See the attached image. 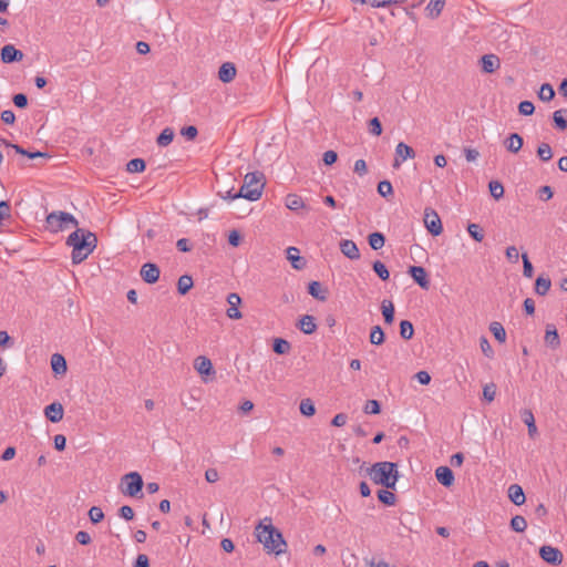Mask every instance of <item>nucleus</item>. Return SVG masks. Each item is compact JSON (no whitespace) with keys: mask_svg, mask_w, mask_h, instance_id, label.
I'll return each mask as SVG.
<instances>
[{"mask_svg":"<svg viewBox=\"0 0 567 567\" xmlns=\"http://www.w3.org/2000/svg\"><path fill=\"white\" fill-rule=\"evenodd\" d=\"M264 186V175L261 173H248L245 175L244 184L239 192L233 197H241L251 202L258 200L261 197Z\"/></svg>","mask_w":567,"mask_h":567,"instance_id":"20e7f679","label":"nucleus"},{"mask_svg":"<svg viewBox=\"0 0 567 567\" xmlns=\"http://www.w3.org/2000/svg\"><path fill=\"white\" fill-rule=\"evenodd\" d=\"M290 348V343L285 339L277 338L274 341L272 349L277 354H286L289 352Z\"/></svg>","mask_w":567,"mask_h":567,"instance_id":"c03bdc74","label":"nucleus"},{"mask_svg":"<svg viewBox=\"0 0 567 567\" xmlns=\"http://www.w3.org/2000/svg\"><path fill=\"white\" fill-rule=\"evenodd\" d=\"M496 395V385L494 383L486 384L483 388V396L487 402H492Z\"/></svg>","mask_w":567,"mask_h":567,"instance_id":"4d7b16f0","label":"nucleus"},{"mask_svg":"<svg viewBox=\"0 0 567 567\" xmlns=\"http://www.w3.org/2000/svg\"><path fill=\"white\" fill-rule=\"evenodd\" d=\"M554 96H555V91H554L553 86L549 83L542 84L539 92H538V97L544 102H549L554 99Z\"/></svg>","mask_w":567,"mask_h":567,"instance_id":"4c0bfd02","label":"nucleus"},{"mask_svg":"<svg viewBox=\"0 0 567 567\" xmlns=\"http://www.w3.org/2000/svg\"><path fill=\"white\" fill-rule=\"evenodd\" d=\"M182 135H184L187 140H194L197 134H198V131L195 126L193 125H189V126H186V127H183L182 131H181Z\"/></svg>","mask_w":567,"mask_h":567,"instance_id":"0e129e2a","label":"nucleus"},{"mask_svg":"<svg viewBox=\"0 0 567 567\" xmlns=\"http://www.w3.org/2000/svg\"><path fill=\"white\" fill-rule=\"evenodd\" d=\"M550 287V279L539 276L535 282V292L539 296H545L549 291Z\"/></svg>","mask_w":567,"mask_h":567,"instance_id":"7c9ffc66","label":"nucleus"},{"mask_svg":"<svg viewBox=\"0 0 567 567\" xmlns=\"http://www.w3.org/2000/svg\"><path fill=\"white\" fill-rule=\"evenodd\" d=\"M255 535L268 553L280 555L286 551L287 543L282 534L272 525L271 518L265 517L256 526Z\"/></svg>","mask_w":567,"mask_h":567,"instance_id":"f03ea898","label":"nucleus"},{"mask_svg":"<svg viewBox=\"0 0 567 567\" xmlns=\"http://www.w3.org/2000/svg\"><path fill=\"white\" fill-rule=\"evenodd\" d=\"M523 137L517 133H512L505 141L504 146L508 152L517 153L523 147Z\"/></svg>","mask_w":567,"mask_h":567,"instance_id":"4be33fe9","label":"nucleus"},{"mask_svg":"<svg viewBox=\"0 0 567 567\" xmlns=\"http://www.w3.org/2000/svg\"><path fill=\"white\" fill-rule=\"evenodd\" d=\"M194 367L199 374L208 375L214 372L212 361L204 355H199L195 359Z\"/></svg>","mask_w":567,"mask_h":567,"instance_id":"a878e982","label":"nucleus"},{"mask_svg":"<svg viewBox=\"0 0 567 567\" xmlns=\"http://www.w3.org/2000/svg\"><path fill=\"white\" fill-rule=\"evenodd\" d=\"M89 517L93 524H97L104 518V513L100 507L92 506L89 511Z\"/></svg>","mask_w":567,"mask_h":567,"instance_id":"3c124183","label":"nucleus"},{"mask_svg":"<svg viewBox=\"0 0 567 567\" xmlns=\"http://www.w3.org/2000/svg\"><path fill=\"white\" fill-rule=\"evenodd\" d=\"M508 497L515 505H523L526 501L524 491L518 484H512L508 487Z\"/></svg>","mask_w":567,"mask_h":567,"instance_id":"393cba45","label":"nucleus"},{"mask_svg":"<svg viewBox=\"0 0 567 567\" xmlns=\"http://www.w3.org/2000/svg\"><path fill=\"white\" fill-rule=\"evenodd\" d=\"M340 250L341 252L351 260H357L360 258V251L357 244L350 239H342L340 241Z\"/></svg>","mask_w":567,"mask_h":567,"instance_id":"dca6fc26","label":"nucleus"},{"mask_svg":"<svg viewBox=\"0 0 567 567\" xmlns=\"http://www.w3.org/2000/svg\"><path fill=\"white\" fill-rule=\"evenodd\" d=\"M480 347H481L483 354L486 358H488V359L494 358L495 352L486 337L482 336L480 338Z\"/></svg>","mask_w":567,"mask_h":567,"instance_id":"8fccbe9b","label":"nucleus"},{"mask_svg":"<svg viewBox=\"0 0 567 567\" xmlns=\"http://www.w3.org/2000/svg\"><path fill=\"white\" fill-rule=\"evenodd\" d=\"M338 154L334 151H327L323 153L322 161L326 165H332L337 162Z\"/></svg>","mask_w":567,"mask_h":567,"instance_id":"69168bd1","label":"nucleus"},{"mask_svg":"<svg viewBox=\"0 0 567 567\" xmlns=\"http://www.w3.org/2000/svg\"><path fill=\"white\" fill-rule=\"evenodd\" d=\"M23 59V53L12 44H6L1 49V60L4 63L18 62Z\"/></svg>","mask_w":567,"mask_h":567,"instance_id":"ddd939ff","label":"nucleus"},{"mask_svg":"<svg viewBox=\"0 0 567 567\" xmlns=\"http://www.w3.org/2000/svg\"><path fill=\"white\" fill-rule=\"evenodd\" d=\"M298 328L306 334H311L317 330V323L313 316L305 315L300 318Z\"/></svg>","mask_w":567,"mask_h":567,"instance_id":"5701e85b","label":"nucleus"},{"mask_svg":"<svg viewBox=\"0 0 567 567\" xmlns=\"http://www.w3.org/2000/svg\"><path fill=\"white\" fill-rule=\"evenodd\" d=\"M354 173L363 176L368 173L367 163L364 159H357L353 167Z\"/></svg>","mask_w":567,"mask_h":567,"instance_id":"680f3d73","label":"nucleus"},{"mask_svg":"<svg viewBox=\"0 0 567 567\" xmlns=\"http://www.w3.org/2000/svg\"><path fill=\"white\" fill-rule=\"evenodd\" d=\"M140 275L146 284H155L159 279L161 270L156 264L146 262L141 267Z\"/></svg>","mask_w":567,"mask_h":567,"instance_id":"9b49d317","label":"nucleus"},{"mask_svg":"<svg viewBox=\"0 0 567 567\" xmlns=\"http://www.w3.org/2000/svg\"><path fill=\"white\" fill-rule=\"evenodd\" d=\"M378 193L383 197L391 195L393 193L392 184L389 181H381L378 184Z\"/></svg>","mask_w":567,"mask_h":567,"instance_id":"6e6d98bb","label":"nucleus"},{"mask_svg":"<svg viewBox=\"0 0 567 567\" xmlns=\"http://www.w3.org/2000/svg\"><path fill=\"white\" fill-rule=\"evenodd\" d=\"M522 259H523V275L526 278H532L534 275V268H533L532 262L528 259L527 254H523Z\"/></svg>","mask_w":567,"mask_h":567,"instance_id":"5fc2aeb1","label":"nucleus"},{"mask_svg":"<svg viewBox=\"0 0 567 567\" xmlns=\"http://www.w3.org/2000/svg\"><path fill=\"white\" fill-rule=\"evenodd\" d=\"M236 66L231 62H225L218 70V79L224 83L231 82L236 76Z\"/></svg>","mask_w":567,"mask_h":567,"instance_id":"f3484780","label":"nucleus"},{"mask_svg":"<svg viewBox=\"0 0 567 567\" xmlns=\"http://www.w3.org/2000/svg\"><path fill=\"white\" fill-rule=\"evenodd\" d=\"M467 231L475 241L481 243L484 239L483 229L477 224H470L467 226Z\"/></svg>","mask_w":567,"mask_h":567,"instance_id":"de8ad7c7","label":"nucleus"},{"mask_svg":"<svg viewBox=\"0 0 567 567\" xmlns=\"http://www.w3.org/2000/svg\"><path fill=\"white\" fill-rule=\"evenodd\" d=\"M146 165L142 158H133L126 164V171L128 173H142Z\"/></svg>","mask_w":567,"mask_h":567,"instance_id":"a19ab883","label":"nucleus"},{"mask_svg":"<svg viewBox=\"0 0 567 567\" xmlns=\"http://www.w3.org/2000/svg\"><path fill=\"white\" fill-rule=\"evenodd\" d=\"M537 156L543 162H548L553 157V151L549 144L540 143L537 148Z\"/></svg>","mask_w":567,"mask_h":567,"instance_id":"ea45409f","label":"nucleus"},{"mask_svg":"<svg viewBox=\"0 0 567 567\" xmlns=\"http://www.w3.org/2000/svg\"><path fill=\"white\" fill-rule=\"evenodd\" d=\"M414 334V328L411 321L402 320L400 322V337L404 340L412 339Z\"/></svg>","mask_w":567,"mask_h":567,"instance_id":"c9c22d12","label":"nucleus"},{"mask_svg":"<svg viewBox=\"0 0 567 567\" xmlns=\"http://www.w3.org/2000/svg\"><path fill=\"white\" fill-rule=\"evenodd\" d=\"M286 252L287 259L291 262V266L295 269L301 270L306 267V260L300 256V250L297 247H289Z\"/></svg>","mask_w":567,"mask_h":567,"instance_id":"a211bd4d","label":"nucleus"},{"mask_svg":"<svg viewBox=\"0 0 567 567\" xmlns=\"http://www.w3.org/2000/svg\"><path fill=\"white\" fill-rule=\"evenodd\" d=\"M134 567H150V560L148 557L145 554H140L136 557Z\"/></svg>","mask_w":567,"mask_h":567,"instance_id":"774afa93","label":"nucleus"},{"mask_svg":"<svg viewBox=\"0 0 567 567\" xmlns=\"http://www.w3.org/2000/svg\"><path fill=\"white\" fill-rule=\"evenodd\" d=\"M370 342L375 346L382 344L384 342V332L380 326H375L371 329Z\"/></svg>","mask_w":567,"mask_h":567,"instance_id":"79ce46f5","label":"nucleus"},{"mask_svg":"<svg viewBox=\"0 0 567 567\" xmlns=\"http://www.w3.org/2000/svg\"><path fill=\"white\" fill-rule=\"evenodd\" d=\"M518 111L522 115H532L535 111V106L530 101H523L518 105Z\"/></svg>","mask_w":567,"mask_h":567,"instance_id":"bf43d9fd","label":"nucleus"},{"mask_svg":"<svg viewBox=\"0 0 567 567\" xmlns=\"http://www.w3.org/2000/svg\"><path fill=\"white\" fill-rule=\"evenodd\" d=\"M286 207L290 210H298L305 206L303 199L297 194H289L285 199Z\"/></svg>","mask_w":567,"mask_h":567,"instance_id":"c756f323","label":"nucleus"},{"mask_svg":"<svg viewBox=\"0 0 567 567\" xmlns=\"http://www.w3.org/2000/svg\"><path fill=\"white\" fill-rule=\"evenodd\" d=\"M299 409L305 416H312L316 413L315 404L310 399H303L300 402Z\"/></svg>","mask_w":567,"mask_h":567,"instance_id":"49530a36","label":"nucleus"},{"mask_svg":"<svg viewBox=\"0 0 567 567\" xmlns=\"http://www.w3.org/2000/svg\"><path fill=\"white\" fill-rule=\"evenodd\" d=\"M489 331L493 333L494 338L504 343L506 341V331L501 322L494 321L489 324Z\"/></svg>","mask_w":567,"mask_h":567,"instance_id":"72a5a7b5","label":"nucleus"},{"mask_svg":"<svg viewBox=\"0 0 567 567\" xmlns=\"http://www.w3.org/2000/svg\"><path fill=\"white\" fill-rule=\"evenodd\" d=\"M363 410L367 414H379L381 411V406L379 401L368 400Z\"/></svg>","mask_w":567,"mask_h":567,"instance_id":"864d4df0","label":"nucleus"},{"mask_svg":"<svg viewBox=\"0 0 567 567\" xmlns=\"http://www.w3.org/2000/svg\"><path fill=\"white\" fill-rule=\"evenodd\" d=\"M227 303H228V308L226 310V316L229 319H235V320L241 319L243 313L239 311V306L241 305L240 296L236 292H230L227 296Z\"/></svg>","mask_w":567,"mask_h":567,"instance_id":"9d476101","label":"nucleus"},{"mask_svg":"<svg viewBox=\"0 0 567 567\" xmlns=\"http://www.w3.org/2000/svg\"><path fill=\"white\" fill-rule=\"evenodd\" d=\"M96 235L82 228H78L66 239V245L72 247V262L78 265L84 261L96 248Z\"/></svg>","mask_w":567,"mask_h":567,"instance_id":"f257e3e1","label":"nucleus"},{"mask_svg":"<svg viewBox=\"0 0 567 567\" xmlns=\"http://www.w3.org/2000/svg\"><path fill=\"white\" fill-rule=\"evenodd\" d=\"M308 292L317 300L324 301L327 299V290L322 289L319 281H311L308 286Z\"/></svg>","mask_w":567,"mask_h":567,"instance_id":"cd10ccee","label":"nucleus"},{"mask_svg":"<svg viewBox=\"0 0 567 567\" xmlns=\"http://www.w3.org/2000/svg\"><path fill=\"white\" fill-rule=\"evenodd\" d=\"M482 70L485 73H493L501 66L499 58L495 54H485L481 59Z\"/></svg>","mask_w":567,"mask_h":567,"instance_id":"6ab92c4d","label":"nucleus"},{"mask_svg":"<svg viewBox=\"0 0 567 567\" xmlns=\"http://www.w3.org/2000/svg\"><path fill=\"white\" fill-rule=\"evenodd\" d=\"M424 225L430 234L439 236L443 231V226L439 214L432 208L424 209Z\"/></svg>","mask_w":567,"mask_h":567,"instance_id":"0eeeda50","label":"nucleus"},{"mask_svg":"<svg viewBox=\"0 0 567 567\" xmlns=\"http://www.w3.org/2000/svg\"><path fill=\"white\" fill-rule=\"evenodd\" d=\"M416 156L415 151L408 144L400 142L395 147V154L393 159V168H400L402 163L409 158Z\"/></svg>","mask_w":567,"mask_h":567,"instance_id":"6e6552de","label":"nucleus"},{"mask_svg":"<svg viewBox=\"0 0 567 567\" xmlns=\"http://www.w3.org/2000/svg\"><path fill=\"white\" fill-rule=\"evenodd\" d=\"M75 539L81 545H89L92 542L90 534L84 530L78 532L75 535Z\"/></svg>","mask_w":567,"mask_h":567,"instance_id":"338daca9","label":"nucleus"},{"mask_svg":"<svg viewBox=\"0 0 567 567\" xmlns=\"http://www.w3.org/2000/svg\"><path fill=\"white\" fill-rule=\"evenodd\" d=\"M369 245L373 250L381 249L385 244V237L382 233L375 231L368 237Z\"/></svg>","mask_w":567,"mask_h":567,"instance_id":"2f4dec72","label":"nucleus"},{"mask_svg":"<svg viewBox=\"0 0 567 567\" xmlns=\"http://www.w3.org/2000/svg\"><path fill=\"white\" fill-rule=\"evenodd\" d=\"M511 528L516 533H523L527 528V522L524 516L516 515L511 519Z\"/></svg>","mask_w":567,"mask_h":567,"instance_id":"58836bf2","label":"nucleus"},{"mask_svg":"<svg viewBox=\"0 0 567 567\" xmlns=\"http://www.w3.org/2000/svg\"><path fill=\"white\" fill-rule=\"evenodd\" d=\"M52 371L56 375H63L66 373L68 367L64 357L60 353H54L51 357Z\"/></svg>","mask_w":567,"mask_h":567,"instance_id":"412c9836","label":"nucleus"},{"mask_svg":"<svg viewBox=\"0 0 567 567\" xmlns=\"http://www.w3.org/2000/svg\"><path fill=\"white\" fill-rule=\"evenodd\" d=\"M508 261L516 264L519 258L518 249L515 246H508L505 251Z\"/></svg>","mask_w":567,"mask_h":567,"instance_id":"052dcab7","label":"nucleus"},{"mask_svg":"<svg viewBox=\"0 0 567 567\" xmlns=\"http://www.w3.org/2000/svg\"><path fill=\"white\" fill-rule=\"evenodd\" d=\"M522 419H523V422L527 425V429H528V435L530 437H534L535 434L537 433V426H536V423H535V417H534V414L530 410L528 409H525L522 411Z\"/></svg>","mask_w":567,"mask_h":567,"instance_id":"bb28decb","label":"nucleus"},{"mask_svg":"<svg viewBox=\"0 0 567 567\" xmlns=\"http://www.w3.org/2000/svg\"><path fill=\"white\" fill-rule=\"evenodd\" d=\"M409 274L413 278V280L423 289L427 290L430 288V280L427 278V274L425 269L421 266H411L409 268Z\"/></svg>","mask_w":567,"mask_h":567,"instance_id":"f8f14e48","label":"nucleus"},{"mask_svg":"<svg viewBox=\"0 0 567 567\" xmlns=\"http://www.w3.org/2000/svg\"><path fill=\"white\" fill-rule=\"evenodd\" d=\"M174 136V130L172 127H165L157 136L156 143L161 147H166L173 142Z\"/></svg>","mask_w":567,"mask_h":567,"instance_id":"c85d7f7f","label":"nucleus"},{"mask_svg":"<svg viewBox=\"0 0 567 567\" xmlns=\"http://www.w3.org/2000/svg\"><path fill=\"white\" fill-rule=\"evenodd\" d=\"M539 555L543 560H545L546 563L554 565V566L559 565L563 561L561 551L558 548L553 547V546H548V545L542 546L539 549Z\"/></svg>","mask_w":567,"mask_h":567,"instance_id":"1a4fd4ad","label":"nucleus"},{"mask_svg":"<svg viewBox=\"0 0 567 567\" xmlns=\"http://www.w3.org/2000/svg\"><path fill=\"white\" fill-rule=\"evenodd\" d=\"M365 472L374 484L383 485L386 488H394L398 482L396 464L392 462H378L371 467H367Z\"/></svg>","mask_w":567,"mask_h":567,"instance_id":"7ed1b4c3","label":"nucleus"},{"mask_svg":"<svg viewBox=\"0 0 567 567\" xmlns=\"http://www.w3.org/2000/svg\"><path fill=\"white\" fill-rule=\"evenodd\" d=\"M378 498L381 503L388 505V506H393L395 504V501H396V497L395 495L388 491V489H380L378 492Z\"/></svg>","mask_w":567,"mask_h":567,"instance_id":"37998d69","label":"nucleus"},{"mask_svg":"<svg viewBox=\"0 0 567 567\" xmlns=\"http://www.w3.org/2000/svg\"><path fill=\"white\" fill-rule=\"evenodd\" d=\"M12 101H13L14 105L20 109H23L28 105V97L23 93L16 94L13 96Z\"/></svg>","mask_w":567,"mask_h":567,"instance_id":"e2e57ef3","label":"nucleus"},{"mask_svg":"<svg viewBox=\"0 0 567 567\" xmlns=\"http://www.w3.org/2000/svg\"><path fill=\"white\" fill-rule=\"evenodd\" d=\"M193 285H194L193 278L188 275H183L178 278L177 291L181 295H186L192 289Z\"/></svg>","mask_w":567,"mask_h":567,"instance_id":"473e14b6","label":"nucleus"},{"mask_svg":"<svg viewBox=\"0 0 567 567\" xmlns=\"http://www.w3.org/2000/svg\"><path fill=\"white\" fill-rule=\"evenodd\" d=\"M369 131L374 136H380L382 133V125L378 117H373L369 122Z\"/></svg>","mask_w":567,"mask_h":567,"instance_id":"13d9d810","label":"nucleus"},{"mask_svg":"<svg viewBox=\"0 0 567 567\" xmlns=\"http://www.w3.org/2000/svg\"><path fill=\"white\" fill-rule=\"evenodd\" d=\"M143 478L137 472H130L121 478V489L124 495L135 497L143 488Z\"/></svg>","mask_w":567,"mask_h":567,"instance_id":"423d86ee","label":"nucleus"},{"mask_svg":"<svg viewBox=\"0 0 567 567\" xmlns=\"http://www.w3.org/2000/svg\"><path fill=\"white\" fill-rule=\"evenodd\" d=\"M565 114H567L566 109L555 111L553 114V120H554L556 127L561 131L567 128V120L564 116Z\"/></svg>","mask_w":567,"mask_h":567,"instance_id":"e433bc0d","label":"nucleus"},{"mask_svg":"<svg viewBox=\"0 0 567 567\" xmlns=\"http://www.w3.org/2000/svg\"><path fill=\"white\" fill-rule=\"evenodd\" d=\"M436 480L443 485V486H451L454 482V474L452 470L447 466H440L435 471Z\"/></svg>","mask_w":567,"mask_h":567,"instance_id":"aec40b11","label":"nucleus"},{"mask_svg":"<svg viewBox=\"0 0 567 567\" xmlns=\"http://www.w3.org/2000/svg\"><path fill=\"white\" fill-rule=\"evenodd\" d=\"M372 267H373L374 272L379 276V278L381 280L385 281L389 279L390 272H389L386 266L382 261H380V260L374 261Z\"/></svg>","mask_w":567,"mask_h":567,"instance_id":"a18cd8bd","label":"nucleus"},{"mask_svg":"<svg viewBox=\"0 0 567 567\" xmlns=\"http://www.w3.org/2000/svg\"><path fill=\"white\" fill-rule=\"evenodd\" d=\"M445 6V0H430L425 8L426 16L431 19H436L442 13Z\"/></svg>","mask_w":567,"mask_h":567,"instance_id":"b1692460","label":"nucleus"},{"mask_svg":"<svg viewBox=\"0 0 567 567\" xmlns=\"http://www.w3.org/2000/svg\"><path fill=\"white\" fill-rule=\"evenodd\" d=\"M544 341H545L546 346L553 350H556L560 347V338H559V334L557 332L555 324H553V323L546 324Z\"/></svg>","mask_w":567,"mask_h":567,"instance_id":"4468645a","label":"nucleus"},{"mask_svg":"<svg viewBox=\"0 0 567 567\" xmlns=\"http://www.w3.org/2000/svg\"><path fill=\"white\" fill-rule=\"evenodd\" d=\"M45 224L50 231L58 233L68 229L71 226L76 227L79 223L70 213L52 212L47 216Z\"/></svg>","mask_w":567,"mask_h":567,"instance_id":"39448f33","label":"nucleus"},{"mask_svg":"<svg viewBox=\"0 0 567 567\" xmlns=\"http://www.w3.org/2000/svg\"><path fill=\"white\" fill-rule=\"evenodd\" d=\"M12 147L14 148V151H16L18 154H21V155L28 156L29 158L49 157V155H48V154H45V153H42V152H28V151H25L24 148H22V147H21V146H19V145H13Z\"/></svg>","mask_w":567,"mask_h":567,"instance_id":"603ef678","label":"nucleus"},{"mask_svg":"<svg viewBox=\"0 0 567 567\" xmlns=\"http://www.w3.org/2000/svg\"><path fill=\"white\" fill-rule=\"evenodd\" d=\"M382 315L384 317V321L388 324H391L394 320V306L390 300H383L381 305Z\"/></svg>","mask_w":567,"mask_h":567,"instance_id":"f704fd0d","label":"nucleus"},{"mask_svg":"<svg viewBox=\"0 0 567 567\" xmlns=\"http://www.w3.org/2000/svg\"><path fill=\"white\" fill-rule=\"evenodd\" d=\"M64 410L60 402H53L44 408V415L53 423H58L63 419Z\"/></svg>","mask_w":567,"mask_h":567,"instance_id":"2eb2a0df","label":"nucleus"},{"mask_svg":"<svg viewBox=\"0 0 567 567\" xmlns=\"http://www.w3.org/2000/svg\"><path fill=\"white\" fill-rule=\"evenodd\" d=\"M489 192L495 199H499L504 195V186L498 181L489 182Z\"/></svg>","mask_w":567,"mask_h":567,"instance_id":"09e8293b","label":"nucleus"}]
</instances>
